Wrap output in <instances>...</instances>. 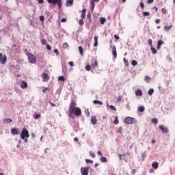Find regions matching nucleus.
<instances>
[{
    "label": "nucleus",
    "instance_id": "53",
    "mask_svg": "<svg viewBox=\"0 0 175 175\" xmlns=\"http://www.w3.org/2000/svg\"><path fill=\"white\" fill-rule=\"evenodd\" d=\"M140 8L141 9H143L144 8V3L143 2L140 3Z\"/></svg>",
    "mask_w": 175,
    "mask_h": 175
},
{
    "label": "nucleus",
    "instance_id": "38",
    "mask_svg": "<svg viewBox=\"0 0 175 175\" xmlns=\"http://www.w3.org/2000/svg\"><path fill=\"white\" fill-rule=\"evenodd\" d=\"M144 110H145V108H144V107H139V111H140V113H143V111H144Z\"/></svg>",
    "mask_w": 175,
    "mask_h": 175
},
{
    "label": "nucleus",
    "instance_id": "49",
    "mask_svg": "<svg viewBox=\"0 0 175 175\" xmlns=\"http://www.w3.org/2000/svg\"><path fill=\"white\" fill-rule=\"evenodd\" d=\"M142 161H144V159L146 158V153H142Z\"/></svg>",
    "mask_w": 175,
    "mask_h": 175
},
{
    "label": "nucleus",
    "instance_id": "4",
    "mask_svg": "<svg viewBox=\"0 0 175 175\" xmlns=\"http://www.w3.org/2000/svg\"><path fill=\"white\" fill-rule=\"evenodd\" d=\"M49 3H52V5H57L59 6V9H61L62 6V0H47Z\"/></svg>",
    "mask_w": 175,
    "mask_h": 175
},
{
    "label": "nucleus",
    "instance_id": "30",
    "mask_svg": "<svg viewBox=\"0 0 175 175\" xmlns=\"http://www.w3.org/2000/svg\"><path fill=\"white\" fill-rule=\"evenodd\" d=\"M148 95L151 96L154 94V89H150L148 92Z\"/></svg>",
    "mask_w": 175,
    "mask_h": 175
},
{
    "label": "nucleus",
    "instance_id": "18",
    "mask_svg": "<svg viewBox=\"0 0 175 175\" xmlns=\"http://www.w3.org/2000/svg\"><path fill=\"white\" fill-rule=\"evenodd\" d=\"M91 122L93 125H96V116H92Z\"/></svg>",
    "mask_w": 175,
    "mask_h": 175
},
{
    "label": "nucleus",
    "instance_id": "19",
    "mask_svg": "<svg viewBox=\"0 0 175 175\" xmlns=\"http://www.w3.org/2000/svg\"><path fill=\"white\" fill-rule=\"evenodd\" d=\"M99 21H100V24H101V25H103V24L106 23V18L100 17L99 18Z\"/></svg>",
    "mask_w": 175,
    "mask_h": 175
},
{
    "label": "nucleus",
    "instance_id": "21",
    "mask_svg": "<svg viewBox=\"0 0 175 175\" xmlns=\"http://www.w3.org/2000/svg\"><path fill=\"white\" fill-rule=\"evenodd\" d=\"M159 165V164L158 163V162L152 163V167H154V169H158Z\"/></svg>",
    "mask_w": 175,
    "mask_h": 175
},
{
    "label": "nucleus",
    "instance_id": "31",
    "mask_svg": "<svg viewBox=\"0 0 175 175\" xmlns=\"http://www.w3.org/2000/svg\"><path fill=\"white\" fill-rule=\"evenodd\" d=\"M109 109H111V110H113V111H117V109L114 105H110Z\"/></svg>",
    "mask_w": 175,
    "mask_h": 175
},
{
    "label": "nucleus",
    "instance_id": "58",
    "mask_svg": "<svg viewBox=\"0 0 175 175\" xmlns=\"http://www.w3.org/2000/svg\"><path fill=\"white\" fill-rule=\"evenodd\" d=\"M136 174V170L133 169L132 171H131V174Z\"/></svg>",
    "mask_w": 175,
    "mask_h": 175
},
{
    "label": "nucleus",
    "instance_id": "63",
    "mask_svg": "<svg viewBox=\"0 0 175 175\" xmlns=\"http://www.w3.org/2000/svg\"><path fill=\"white\" fill-rule=\"evenodd\" d=\"M68 64L70 65L71 66H73V62H69Z\"/></svg>",
    "mask_w": 175,
    "mask_h": 175
},
{
    "label": "nucleus",
    "instance_id": "59",
    "mask_svg": "<svg viewBox=\"0 0 175 175\" xmlns=\"http://www.w3.org/2000/svg\"><path fill=\"white\" fill-rule=\"evenodd\" d=\"M46 49L47 50H51V46L49 44H46Z\"/></svg>",
    "mask_w": 175,
    "mask_h": 175
},
{
    "label": "nucleus",
    "instance_id": "28",
    "mask_svg": "<svg viewBox=\"0 0 175 175\" xmlns=\"http://www.w3.org/2000/svg\"><path fill=\"white\" fill-rule=\"evenodd\" d=\"M148 44H149V46H150V47H152V40H151L150 38H149L148 40Z\"/></svg>",
    "mask_w": 175,
    "mask_h": 175
},
{
    "label": "nucleus",
    "instance_id": "22",
    "mask_svg": "<svg viewBox=\"0 0 175 175\" xmlns=\"http://www.w3.org/2000/svg\"><path fill=\"white\" fill-rule=\"evenodd\" d=\"M86 12H87V10H85V9H83V10H82V14H81V18H84L85 17V13H86Z\"/></svg>",
    "mask_w": 175,
    "mask_h": 175
},
{
    "label": "nucleus",
    "instance_id": "64",
    "mask_svg": "<svg viewBox=\"0 0 175 175\" xmlns=\"http://www.w3.org/2000/svg\"><path fill=\"white\" fill-rule=\"evenodd\" d=\"M94 42H98V36H94Z\"/></svg>",
    "mask_w": 175,
    "mask_h": 175
},
{
    "label": "nucleus",
    "instance_id": "34",
    "mask_svg": "<svg viewBox=\"0 0 175 175\" xmlns=\"http://www.w3.org/2000/svg\"><path fill=\"white\" fill-rule=\"evenodd\" d=\"M131 65H132L133 66H136V65H137V62L136 60H133V61L131 62Z\"/></svg>",
    "mask_w": 175,
    "mask_h": 175
},
{
    "label": "nucleus",
    "instance_id": "2",
    "mask_svg": "<svg viewBox=\"0 0 175 175\" xmlns=\"http://www.w3.org/2000/svg\"><path fill=\"white\" fill-rule=\"evenodd\" d=\"M25 137H29V132L28 131V130H27V129L23 128L21 133V138L22 139V140H24Z\"/></svg>",
    "mask_w": 175,
    "mask_h": 175
},
{
    "label": "nucleus",
    "instance_id": "36",
    "mask_svg": "<svg viewBox=\"0 0 175 175\" xmlns=\"http://www.w3.org/2000/svg\"><path fill=\"white\" fill-rule=\"evenodd\" d=\"M43 94H46V91H49V88H42Z\"/></svg>",
    "mask_w": 175,
    "mask_h": 175
},
{
    "label": "nucleus",
    "instance_id": "11",
    "mask_svg": "<svg viewBox=\"0 0 175 175\" xmlns=\"http://www.w3.org/2000/svg\"><path fill=\"white\" fill-rule=\"evenodd\" d=\"M21 88H22L23 90H24L25 88H28V83L27 82H25V81H22L21 85Z\"/></svg>",
    "mask_w": 175,
    "mask_h": 175
},
{
    "label": "nucleus",
    "instance_id": "61",
    "mask_svg": "<svg viewBox=\"0 0 175 175\" xmlns=\"http://www.w3.org/2000/svg\"><path fill=\"white\" fill-rule=\"evenodd\" d=\"M62 23H66V18H63L62 19Z\"/></svg>",
    "mask_w": 175,
    "mask_h": 175
},
{
    "label": "nucleus",
    "instance_id": "14",
    "mask_svg": "<svg viewBox=\"0 0 175 175\" xmlns=\"http://www.w3.org/2000/svg\"><path fill=\"white\" fill-rule=\"evenodd\" d=\"M165 42H163L162 40H159L157 42V50H161V46Z\"/></svg>",
    "mask_w": 175,
    "mask_h": 175
},
{
    "label": "nucleus",
    "instance_id": "56",
    "mask_svg": "<svg viewBox=\"0 0 175 175\" xmlns=\"http://www.w3.org/2000/svg\"><path fill=\"white\" fill-rule=\"evenodd\" d=\"M113 36L116 40H118V39H120V36H117V34L114 35Z\"/></svg>",
    "mask_w": 175,
    "mask_h": 175
},
{
    "label": "nucleus",
    "instance_id": "44",
    "mask_svg": "<svg viewBox=\"0 0 175 175\" xmlns=\"http://www.w3.org/2000/svg\"><path fill=\"white\" fill-rule=\"evenodd\" d=\"M41 43L44 46L45 44H47V41L46 40H42Z\"/></svg>",
    "mask_w": 175,
    "mask_h": 175
},
{
    "label": "nucleus",
    "instance_id": "54",
    "mask_svg": "<svg viewBox=\"0 0 175 175\" xmlns=\"http://www.w3.org/2000/svg\"><path fill=\"white\" fill-rule=\"evenodd\" d=\"M161 12H162V13H163V14H165V13H166V9L162 8V9H161Z\"/></svg>",
    "mask_w": 175,
    "mask_h": 175
},
{
    "label": "nucleus",
    "instance_id": "62",
    "mask_svg": "<svg viewBox=\"0 0 175 175\" xmlns=\"http://www.w3.org/2000/svg\"><path fill=\"white\" fill-rule=\"evenodd\" d=\"M38 3H41V4L44 2V0H38Z\"/></svg>",
    "mask_w": 175,
    "mask_h": 175
},
{
    "label": "nucleus",
    "instance_id": "1",
    "mask_svg": "<svg viewBox=\"0 0 175 175\" xmlns=\"http://www.w3.org/2000/svg\"><path fill=\"white\" fill-rule=\"evenodd\" d=\"M76 106H77L76 101L72 99L68 108V116L69 117H73V114L77 117L81 116V109L79 107H76Z\"/></svg>",
    "mask_w": 175,
    "mask_h": 175
},
{
    "label": "nucleus",
    "instance_id": "15",
    "mask_svg": "<svg viewBox=\"0 0 175 175\" xmlns=\"http://www.w3.org/2000/svg\"><path fill=\"white\" fill-rule=\"evenodd\" d=\"M135 95L137 96H142L143 95V92L142 91V90L138 89L136 92H135Z\"/></svg>",
    "mask_w": 175,
    "mask_h": 175
},
{
    "label": "nucleus",
    "instance_id": "60",
    "mask_svg": "<svg viewBox=\"0 0 175 175\" xmlns=\"http://www.w3.org/2000/svg\"><path fill=\"white\" fill-rule=\"evenodd\" d=\"M94 47H96L98 46V41H95L94 44Z\"/></svg>",
    "mask_w": 175,
    "mask_h": 175
},
{
    "label": "nucleus",
    "instance_id": "16",
    "mask_svg": "<svg viewBox=\"0 0 175 175\" xmlns=\"http://www.w3.org/2000/svg\"><path fill=\"white\" fill-rule=\"evenodd\" d=\"M73 1H75V0H66V6H72Z\"/></svg>",
    "mask_w": 175,
    "mask_h": 175
},
{
    "label": "nucleus",
    "instance_id": "17",
    "mask_svg": "<svg viewBox=\"0 0 175 175\" xmlns=\"http://www.w3.org/2000/svg\"><path fill=\"white\" fill-rule=\"evenodd\" d=\"M11 122H13V120L10 119V118H5L3 120L4 124H10Z\"/></svg>",
    "mask_w": 175,
    "mask_h": 175
},
{
    "label": "nucleus",
    "instance_id": "55",
    "mask_svg": "<svg viewBox=\"0 0 175 175\" xmlns=\"http://www.w3.org/2000/svg\"><path fill=\"white\" fill-rule=\"evenodd\" d=\"M152 2H154V0H148L147 1V3H148V5H150V3H152Z\"/></svg>",
    "mask_w": 175,
    "mask_h": 175
},
{
    "label": "nucleus",
    "instance_id": "13",
    "mask_svg": "<svg viewBox=\"0 0 175 175\" xmlns=\"http://www.w3.org/2000/svg\"><path fill=\"white\" fill-rule=\"evenodd\" d=\"M95 2H96V3L99 2V0H92L90 1V5L92 6V10H94V9L95 8Z\"/></svg>",
    "mask_w": 175,
    "mask_h": 175
},
{
    "label": "nucleus",
    "instance_id": "3",
    "mask_svg": "<svg viewBox=\"0 0 175 175\" xmlns=\"http://www.w3.org/2000/svg\"><path fill=\"white\" fill-rule=\"evenodd\" d=\"M27 55L28 57V60L30 64H36V57L33 55L32 53H27Z\"/></svg>",
    "mask_w": 175,
    "mask_h": 175
},
{
    "label": "nucleus",
    "instance_id": "20",
    "mask_svg": "<svg viewBox=\"0 0 175 175\" xmlns=\"http://www.w3.org/2000/svg\"><path fill=\"white\" fill-rule=\"evenodd\" d=\"M93 103H94V105H103V103L102 101H99L98 100H94L93 101Z\"/></svg>",
    "mask_w": 175,
    "mask_h": 175
},
{
    "label": "nucleus",
    "instance_id": "26",
    "mask_svg": "<svg viewBox=\"0 0 175 175\" xmlns=\"http://www.w3.org/2000/svg\"><path fill=\"white\" fill-rule=\"evenodd\" d=\"M59 81H65V77L64 76H60L58 77Z\"/></svg>",
    "mask_w": 175,
    "mask_h": 175
},
{
    "label": "nucleus",
    "instance_id": "45",
    "mask_svg": "<svg viewBox=\"0 0 175 175\" xmlns=\"http://www.w3.org/2000/svg\"><path fill=\"white\" fill-rule=\"evenodd\" d=\"M69 46V45L68 44V43L65 42L63 44V48L64 49H68V47Z\"/></svg>",
    "mask_w": 175,
    "mask_h": 175
},
{
    "label": "nucleus",
    "instance_id": "27",
    "mask_svg": "<svg viewBox=\"0 0 175 175\" xmlns=\"http://www.w3.org/2000/svg\"><path fill=\"white\" fill-rule=\"evenodd\" d=\"M85 114L87 117H90V109H85Z\"/></svg>",
    "mask_w": 175,
    "mask_h": 175
},
{
    "label": "nucleus",
    "instance_id": "25",
    "mask_svg": "<svg viewBox=\"0 0 175 175\" xmlns=\"http://www.w3.org/2000/svg\"><path fill=\"white\" fill-rule=\"evenodd\" d=\"M150 50L152 53V54H157V49L152 46H151Z\"/></svg>",
    "mask_w": 175,
    "mask_h": 175
},
{
    "label": "nucleus",
    "instance_id": "37",
    "mask_svg": "<svg viewBox=\"0 0 175 175\" xmlns=\"http://www.w3.org/2000/svg\"><path fill=\"white\" fill-rule=\"evenodd\" d=\"M85 70H88V72H90V70H91V66L86 65L85 66Z\"/></svg>",
    "mask_w": 175,
    "mask_h": 175
},
{
    "label": "nucleus",
    "instance_id": "24",
    "mask_svg": "<svg viewBox=\"0 0 175 175\" xmlns=\"http://www.w3.org/2000/svg\"><path fill=\"white\" fill-rule=\"evenodd\" d=\"M120 122L118 121V116H116L115 117V120H114V121H113V124H115V125H118V123H119Z\"/></svg>",
    "mask_w": 175,
    "mask_h": 175
},
{
    "label": "nucleus",
    "instance_id": "57",
    "mask_svg": "<svg viewBox=\"0 0 175 175\" xmlns=\"http://www.w3.org/2000/svg\"><path fill=\"white\" fill-rule=\"evenodd\" d=\"M156 24H159L161 23V19H157L155 21Z\"/></svg>",
    "mask_w": 175,
    "mask_h": 175
},
{
    "label": "nucleus",
    "instance_id": "9",
    "mask_svg": "<svg viewBox=\"0 0 175 175\" xmlns=\"http://www.w3.org/2000/svg\"><path fill=\"white\" fill-rule=\"evenodd\" d=\"M159 129H161L163 133H169V129H167V127L163 126V125H160Z\"/></svg>",
    "mask_w": 175,
    "mask_h": 175
},
{
    "label": "nucleus",
    "instance_id": "46",
    "mask_svg": "<svg viewBox=\"0 0 175 175\" xmlns=\"http://www.w3.org/2000/svg\"><path fill=\"white\" fill-rule=\"evenodd\" d=\"M118 133H122V126L119 127Z\"/></svg>",
    "mask_w": 175,
    "mask_h": 175
},
{
    "label": "nucleus",
    "instance_id": "32",
    "mask_svg": "<svg viewBox=\"0 0 175 175\" xmlns=\"http://www.w3.org/2000/svg\"><path fill=\"white\" fill-rule=\"evenodd\" d=\"M152 122L153 124H155V125H157V124H158V119H157V118L152 119Z\"/></svg>",
    "mask_w": 175,
    "mask_h": 175
},
{
    "label": "nucleus",
    "instance_id": "41",
    "mask_svg": "<svg viewBox=\"0 0 175 175\" xmlns=\"http://www.w3.org/2000/svg\"><path fill=\"white\" fill-rule=\"evenodd\" d=\"M126 66H129V64H128V60H126V59L124 57L123 59Z\"/></svg>",
    "mask_w": 175,
    "mask_h": 175
},
{
    "label": "nucleus",
    "instance_id": "35",
    "mask_svg": "<svg viewBox=\"0 0 175 175\" xmlns=\"http://www.w3.org/2000/svg\"><path fill=\"white\" fill-rule=\"evenodd\" d=\"M40 117H41L40 114H36L33 116L34 120H38V118H40Z\"/></svg>",
    "mask_w": 175,
    "mask_h": 175
},
{
    "label": "nucleus",
    "instance_id": "29",
    "mask_svg": "<svg viewBox=\"0 0 175 175\" xmlns=\"http://www.w3.org/2000/svg\"><path fill=\"white\" fill-rule=\"evenodd\" d=\"M100 161H101V162H107V159L105 157H101Z\"/></svg>",
    "mask_w": 175,
    "mask_h": 175
},
{
    "label": "nucleus",
    "instance_id": "47",
    "mask_svg": "<svg viewBox=\"0 0 175 175\" xmlns=\"http://www.w3.org/2000/svg\"><path fill=\"white\" fill-rule=\"evenodd\" d=\"M79 24L80 25H83L84 24V21L83 19H80L79 21Z\"/></svg>",
    "mask_w": 175,
    "mask_h": 175
},
{
    "label": "nucleus",
    "instance_id": "39",
    "mask_svg": "<svg viewBox=\"0 0 175 175\" xmlns=\"http://www.w3.org/2000/svg\"><path fill=\"white\" fill-rule=\"evenodd\" d=\"M92 66H94V68H98V62L94 61V62L92 64Z\"/></svg>",
    "mask_w": 175,
    "mask_h": 175
},
{
    "label": "nucleus",
    "instance_id": "12",
    "mask_svg": "<svg viewBox=\"0 0 175 175\" xmlns=\"http://www.w3.org/2000/svg\"><path fill=\"white\" fill-rule=\"evenodd\" d=\"M112 55H113L114 58H117V48H116V46L112 47Z\"/></svg>",
    "mask_w": 175,
    "mask_h": 175
},
{
    "label": "nucleus",
    "instance_id": "7",
    "mask_svg": "<svg viewBox=\"0 0 175 175\" xmlns=\"http://www.w3.org/2000/svg\"><path fill=\"white\" fill-rule=\"evenodd\" d=\"M90 168L88 167H81V173L82 175H88V171Z\"/></svg>",
    "mask_w": 175,
    "mask_h": 175
},
{
    "label": "nucleus",
    "instance_id": "42",
    "mask_svg": "<svg viewBox=\"0 0 175 175\" xmlns=\"http://www.w3.org/2000/svg\"><path fill=\"white\" fill-rule=\"evenodd\" d=\"M143 16H150V12H143Z\"/></svg>",
    "mask_w": 175,
    "mask_h": 175
},
{
    "label": "nucleus",
    "instance_id": "52",
    "mask_svg": "<svg viewBox=\"0 0 175 175\" xmlns=\"http://www.w3.org/2000/svg\"><path fill=\"white\" fill-rule=\"evenodd\" d=\"M116 100H117V102H121V100H122L121 96H119Z\"/></svg>",
    "mask_w": 175,
    "mask_h": 175
},
{
    "label": "nucleus",
    "instance_id": "51",
    "mask_svg": "<svg viewBox=\"0 0 175 175\" xmlns=\"http://www.w3.org/2000/svg\"><path fill=\"white\" fill-rule=\"evenodd\" d=\"M90 155L92 158H95V154L92 152H90Z\"/></svg>",
    "mask_w": 175,
    "mask_h": 175
},
{
    "label": "nucleus",
    "instance_id": "48",
    "mask_svg": "<svg viewBox=\"0 0 175 175\" xmlns=\"http://www.w3.org/2000/svg\"><path fill=\"white\" fill-rule=\"evenodd\" d=\"M54 53L56 55H59V51H58V49H54Z\"/></svg>",
    "mask_w": 175,
    "mask_h": 175
},
{
    "label": "nucleus",
    "instance_id": "6",
    "mask_svg": "<svg viewBox=\"0 0 175 175\" xmlns=\"http://www.w3.org/2000/svg\"><path fill=\"white\" fill-rule=\"evenodd\" d=\"M133 121H135V118H131V117H126L124 119V123L125 124H131L133 123Z\"/></svg>",
    "mask_w": 175,
    "mask_h": 175
},
{
    "label": "nucleus",
    "instance_id": "10",
    "mask_svg": "<svg viewBox=\"0 0 175 175\" xmlns=\"http://www.w3.org/2000/svg\"><path fill=\"white\" fill-rule=\"evenodd\" d=\"M11 133L12 135H19L20 130H18L17 128L11 129Z\"/></svg>",
    "mask_w": 175,
    "mask_h": 175
},
{
    "label": "nucleus",
    "instance_id": "43",
    "mask_svg": "<svg viewBox=\"0 0 175 175\" xmlns=\"http://www.w3.org/2000/svg\"><path fill=\"white\" fill-rule=\"evenodd\" d=\"M151 80V78L148 76L145 77V81H150Z\"/></svg>",
    "mask_w": 175,
    "mask_h": 175
},
{
    "label": "nucleus",
    "instance_id": "50",
    "mask_svg": "<svg viewBox=\"0 0 175 175\" xmlns=\"http://www.w3.org/2000/svg\"><path fill=\"white\" fill-rule=\"evenodd\" d=\"M40 21H44V16L43 15H41L40 16Z\"/></svg>",
    "mask_w": 175,
    "mask_h": 175
},
{
    "label": "nucleus",
    "instance_id": "33",
    "mask_svg": "<svg viewBox=\"0 0 175 175\" xmlns=\"http://www.w3.org/2000/svg\"><path fill=\"white\" fill-rule=\"evenodd\" d=\"M79 53H80L81 55H83V47L79 46Z\"/></svg>",
    "mask_w": 175,
    "mask_h": 175
},
{
    "label": "nucleus",
    "instance_id": "8",
    "mask_svg": "<svg viewBox=\"0 0 175 175\" xmlns=\"http://www.w3.org/2000/svg\"><path fill=\"white\" fill-rule=\"evenodd\" d=\"M42 78L43 79L42 81L47 83L49 80H50V77H49V74L46 72H43L42 75Z\"/></svg>",
    "mask_w": 175,
    "mask_h": 175
},
{
    "label": "nucleus",
    "instance_id": "40",
    "mask_svg": "<svg viewBox=\"0 0 175 175\" xmlns=\"http://www.w3.org/2000/svg\"><path fill=\"white\" fill-rule=\"evenodd\" d=\"M86 163H94V161L90 159H85Z\"/></svg>",
    "mask_w": 175,
    "mask_h": 175
},
{
    "label": "nucleus",
    "instance_id": "23",
    "mask_svg": "<svg viewBox=\"0 0 175 175\" xmlns=\"http://www.w3.org/2000/svg\"><path fill=\"white\" fill-rule=\"evenodd\" d=\"M172 28H173V25H171L170 26H165L164 27L165 31H170V29H172Z\"/></svg>",
    "mask_w": 175,
    "mask_h": 175
},
{
    "label": "nucleus",
    "instance_id": "5",
    "mask_svg": "<svg viewBox=\"0 0 175 175\" xmlns=\"http://www.w3.org/2000/svg\"><path fill=\"white\" fill-rule=\"evenodd\" d=\"M3 55L0 53V63L2 64H6V61H8V57L6 55Z\"/></svg>",
    "mask_w": 175,
    "mask_h": 175
}]
</instances>
